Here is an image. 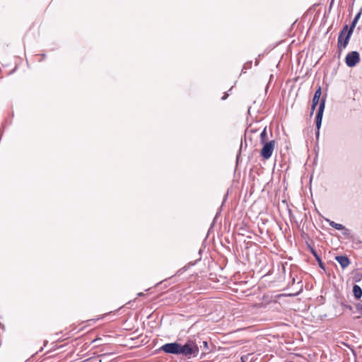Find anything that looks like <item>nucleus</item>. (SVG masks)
I'll use <instances>...</instances> for the list:
<instances>
[{
	"mask_svg": "<svg viewBox=\"0 0 362 362\" xmlns=\"http://www.w3.org/2000/svg\"><path fill=\"white\" fill-rule=\"evenodd\" d=\"M313 254L316 257V258L319 262L320 267L322 269L325 270V267L324 265V263L322 262V260L320 259V257L316 255L315 252L313 251Z\"/></svg>",
	"mask_w": 362,
	"mask_h": 362,
	"instance_id": "obj_12",
	"label": "nucleus"
},
{
	"mask_svg": "<svg viewBox=\"0 0 362 362\" xmlns=\"http://www.w3.org/2000/svg\"><path fill=\"white\" fill-rule=\"evenodd\" d=\"M203 346L204 349H208V343L206 341H203Z\"/></svg>",
	"mask_w": 362,
	"mask_h": 362,
	"instance_id": "obj_14",
	"label": "nucleus"
},
{
	"mask_svg": "<svg viewBox=\"0 0 362 362\" xmlns=\"http://www.w3.org/2000/svg\"><path fill=\"white\" fill-rule=\"evenodd\" d=\"M199 354V347L193 341H188L185 344H180V354L187 357H195Z\"/></svg>",
	"mask_w": 362,
	"mask_h": 362,
	"instance_id": "obj_2",
	"label": "nucleus"
},
{
	"mask_svg": "<svg viewBox=\"0 0 362 362\" xmlns=\"http://www.w3.org/2000/svg\"><path fill=\"white\" fill-rule=\"evenodd\" d=\"M317 105V104L312 103V106H311V109H310V117L313 116Z\"/></svg>",
	"mask_w": 362,
	"mask_h": 362,
	"instance_id": "obj_13",
	"label": "nucleus"
},
{
	"mask_svg": "<svg viewBox=\"0 0 362 362\" xmlns=\"http://www.w3.org/2000/svg\"><path fill=\"white\" fill-rule=\"evenodd\" d=\"M144 296V293L143 292H140V293H137V296H139V297H141V296Z\"/></svg>",
	"mask_w": 362,
	"mask_h": 362,
	"instance_id": "obj_16",
	"label": "nucleus"
},
{
	"mask_svg": "<svg viewBox=\"0 0 362 362\" xmlns=\"http://www.w3.org/2000/svg\"><path fill=\"white\" fill-rule=\"evenodd\" d=\"M345 62L349 67L355 66L360 62L359 53L356 51H352L346 57Z\"/></svg>",
	"mask_w": 362,
	"mask_h": 362,
	"instance_id": "obj_6",
	"label": "nucleus"
},
{
	"mask_svg": "<svg viewBox=\"0 0 362 362\" xmlns=\"http://www.w3.org/2000/svg\"><path fill=\"white\" fill-rule=\"evenodd\" d=\"M275 144L274 140L263 144L264 146L261 150L260 154L264 159L267 160L272 156Z\"/></svg>",
	"mask_w": 362,
	"mask_h": 362,
	"instance_id": "obj_3",
	"label": "nucleus"
},
{
	"mask_svg": "<svg viewBox=\"0 0 362 362\" xmlns=\"http://www.w3.org/2000/svg\"><path fill=\"white\" fill-rule=\"evenodd\" d=\"M359 280H360V277H359L358 275L357 276L354 277V281H358Z\"/></svg>",
	"mask_w": 362,
	"mask_h": 362,
	"instance_id": "obj_17",
	"label": "nucleus"
},
{
	"mask_svg": "<svg viewBox=\"0 0 362 362\" xmlns=\"http://www.w3.org/2000/svg\"><path fill=\"white\" fill-rule=\"evenodd\" d=\"M361 12L360 11L355 16L351 23L349 29H348V25H345L342 30H341L337 40V47L339 51H341L342 49L346 48V47L349 44L351 36L361 17Z\"/></svg>",
	"mask_w": 362,
	"mask_h": 362,
	"instance_id": "obj_1",
	"label": "nucleus"
},
{
	"mask_svg": "<svg viewBox=\"0 0 362 362\" xmlns=\"http://www.w3.org/2000/svg\"><path fill=\"white\" fill-rule=\"evenodd\" d=\"M182 269H184V270H187V267H186V266H185V267H184L182 268Z\"/></svg>",
	"mask_w": 362,
	"mask_h": 362,
	"instance_id": "obj_20",
	"label": "nucleus"
},
{
	"mask_svg": "<svg viewBox=\"0 0 362 362\" xmlns=\"http://www.w3.org/2000/svg\"><path fill=\"white\" fill-rule=\"evenodd\" d=\"M228 96V93H224V95L221 98V100H226Z\"/></svg>",
	"mask_w": 362,
	"mask_h": 362,
	"instance_id": "obj_15",
	"label": "nucleus"
},
{
	"mask_svg": "<svg viewBox=\"0 0 362 362\" xmlns=\"http://www.w3.org/2000/svg\"><path fill=\"white\" fill-rule=\"evenodd\" d=\"M282 267H283V271L285 272L286 271V267L284 265H283Z\"/></svg>",
	"mask_w": 362,
	"mask_h": 362,
	"instance_id": "obj_19",
	"label": "nucleus"
},
{
	"mask_svg": "<svg viewBox=\"0 0 362 362\" xmlns=\"http://www.w3.org/2000/svg\"><path fill=\"white\" fill-rule=\"evenodd\" d=\"M160 350L166 354H180V344L177 342L168 343L163 345L160 347Z\"/></svg>",
	"mask_w": 362,
	"mask_h": 362,
	"instance_id": "obj_5",
	"label": "nucleus"
},
{
	"mask_svg": "<svg viewBox=\"0 0 362 362\" xmlns=\"http://www.w3.org/2000/svg\"><path fill=\"white\" fill-rule=\"evenodd\" d=\"M325 98H322L320 100V105L318 107V110L316 115V127H317V132H316V136L317 137L319 136V130L321 127L322 124V115L323 112L325 110Z\"/></svg>",
	"mask_w": 362,
	"mask_h": 362,
	"instance_id": "obj_4",
	"label": "nucleus"
},
{
	"mask_svg": "<svg viewBox=\"0 0 362 362\" xmlns=\"http://www.w3.org/2000/svg\"><path fill=\"white\" fill-rule=\"evenodd\" d=\"M335 259L339 263L342 269H344L350 263L349 258L344 255L336 256Z\"/></svg>",
	"mask_w": 362,
	"mask_h": 362,
	"instance_id": "obj_7",
	"label": "nucleus"
},
{
	"mask_svg": "<svg viewBox=\"0 0 362 362\" xmlns=\"http://www.w3.org/2000/svg\"><path fill=\"white\" fill-rule=\"evenodd\" d=\"M321 94H322L321 87L319 86L314 94V96L312 100V103L318 104Z\"/></svg>",
	"mask_w": 362,
	"mask_h": 362,
	"instance_id": "obj_9",
	"label": "nucleus"
},
{
	"mask_svg": "<svg viewBox=\"0 0 362 362\" xmlns=\"http://www.w3.org/2000/svg\"><path fill=\"white\" fill-rule=\"evenodd\" d=\"M327 221L329 222V224L330 226H332V228H334L337 230H341L344 228V226L342 224L337 223L334 221H329V220H327Z\"/></svg>",
	"mask_w": 362,
	"mask_h": 362,
	"instance_id": "obj_10",
	"label": "nucleus"
},
{
	"mask_svg": "<svg viewBox=\"0 0 362 362\" xmlns=\"http://www.w3.org/2000/svg\"><path fill=\"white\" fill-rule=\"evenodd\" d=\"M354 296L356 299H360L362 296V289L361 287L355 284L353 287Z\"/></svg>",
	"mask_w": 362,
	"mask_h": 362,
	"instance_id": "obj_8",
	"label": "nucleus"
},
{
	"mask_svg": "<svg viewBox=\"0 0 362 362\" xmlns=\"http://www.w3.org/2000/svg\"><path fill=\"white\" fill-rule=\"evenodd\" d=\"M268 139L267 133V127H264L262 133L260 134V142L261 144L267 143V140Z\"/></svg>",
	"mask_w": 362,
	"mask_h": 362,
	"instance_id": "obj_11",
	"label": "nucleus"
},
{
	"mask_svg": "<svg viewBox=\"0 0 362 362\" xmlns=\"http://www.w3.org/2000/svg\"><path fill=\"white\" fill-rule=\"evenodd\" d=\"M334 0H331L330 4H329V9L332 8V5L334 4Z\"/></svg>",
	"mask_w": 362,
	"mask_h": 362,
	"instance_id": "obj_18",
	"label": "nucleus"
}]
</instances>
